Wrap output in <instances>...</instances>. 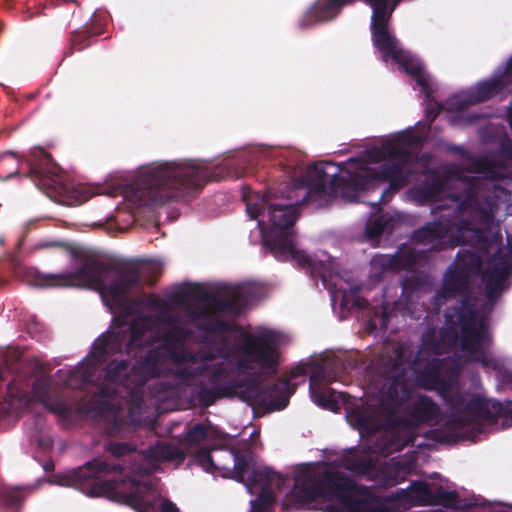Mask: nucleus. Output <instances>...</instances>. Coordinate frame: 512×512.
Wrapping results in <instances>:
<instances>
[{"mask_svg":"<svg viewBox=\"0 0 512 512\" xmlns=\"http://www.w3.org/2000/svg\"><path fill=\"white\" fill-rule=\"evenodd\" d=\"M460 339L456 325L437 329L430 324L421 335L417 353V359L426 362L418 375L421 387L436 391L449 410L444 424L429 431L430 438L439 443H451L459 438L475 436L481 432L482 422L494 424L499 418H503L507 426H512V400L501 403L462 390L441 374L444 360L438 356L448 353Z\"/></svg>","mask_w":512,"mask_h":512,"instance_id":"f257e3e1","label":"nucleus"},{"mask_svg":"<svg viewBox=\"0 0 512 512\" xmlns=\"http://www.w3.org/2000/svg\"><path fill=\"white\" fill-rule=\"evenodd\" d=\"M104 449L114 460L94 458L68 471L60 483L90 497L105 496L141 511L147 502L138 476L129 469L140 463L141 452H136L135 445L129 442L112 440L105 443Z\"/></svg>","mask_w":512,"mask_h":512,"instance_id":"f03ea898","label":"nucleus"},{"mask_svg":"<svg viewBox=\"0 0 512 512\" xmlns=\"http://www.w3.org/2000/svg\"><path fill=\"white\" fill-rule=\"evenodd\" d=\"M307 169L305 185L306 191L300 201L289 202L288 199H273L270 192L257 196L255 201L244 196L246 210L251 219H257L260 215L267 216L269 227L261 229L263 245L268 247L274 257L280 261H295L297 265L310 273L312 278H320L324 283L330 276L328 264L314 259L304 250L295 247V233L293 226L299 216L298 205L317 202L318 205L327 203L336 197L333 193L329 198L318 196L309 197V188L316 177L309 174Z\"/></svg>","mask_w":512,"mask_h":512,"instance_id":"7ed1b4c3","label":"nucleus"},{"mask_svg":"<svg viewBox=\"0 0 512 512\" xmlns=\"http://www.w3.org/2000/svg\"><path fill=\"white\" fill-rule=\"evenodd\" d=\"M224 168L188 160L164 162L145 168L131 186L129 197L139 206L189 201L208 183L219 181Z\"/></svg>","mask_w":512,"mask_h":512,"instance_id":"20e7f679","label":"nucleus"},{"mask_svg":"<svg viewBox=\"0 0 512 512\" xmlns=\"http://www.w3.org/2000/svg\"><path fill=\"white\" fill-rule=\"evenodd\" d=\"M35 281L41 287L94 288L108 302L120 308L126 306L132 291L143 288L141 273L136 264H116L94 257H86L74 272L37 273Z\"/></svg>","mask_w":512,"mask_h":512,"instance_id":"39448f33","label":"nucleus"},{"mask_svg":"<svg viewBox=\"0 0 512 512\" xmlns=\"http://www.w3.org/2000/svg\"><path fill=\"white\" fill-rule=\"evenodd\" d=\"M126 318L127 316L114 318L113 322L117 325V330L108 331L96 339L87 357V363H82L72 370L69 375L70 380L77 379L80 386L89 383L94 370L107 361V356L121 352L128 333L126 352L136 354L137 350L144 347V337L148 332L159 331L162 326L169 328L183 322L179 316L172 313L168 305L157 315L136 316L129 324Z\"/></svg>","mask_w":512,"mask_h":512,"instance_id":"423d86ee","label":"nucleus"},{"mask_svg":"<svg viewBox=\"0 0 512 512\" xmlns=\"http://www.w3.org/2000/svg\"><path fill=\"white\" fill-rule=\"evenodd\" d=\"M411 164L412 162H394L383 164L378 169L363 167L358 172L349 173L347 176H334L330 181L322 164H312L309 174L314 175L316 179L307 195L329 198L335 193L336 196L352 199L357 197L358 191L368 189L374 182H388L389 186L383 191L379 200L386 203L389 193L398 192L409 183L413 173Z\"/></svg>","mask_w":512,"mask_h":512,"instance_id":"0eeeda50","label":"nucleus"},{"mask_svg":"<svg viewBox=\"0 0 512 512\" xmlns=\"http://www.w3.org/2000/svg\"><path fill=\"white\" fill-rule=\"evenodd\" d=\"M470 276L457 268L450 266L443 277L442 286L437 295L444 299H452L462 296L465 299L462 304L454 309V313H446V318L451 321L453 316L461 326L460 349L473 356V360L481 363L483 367L489 366L486 351L491 344L488 326L484 320L476 319L474 305L469 302Z\"/></svg>","mask_w":512,"mask_h":512,"instance_id":"6e6552de","label":"nucleus"},{"mask_svg":"<svg viewBox=\"0 0 512 512\" xmlns=\"http://www.w3.org/2000/svg\"><path fill=\"white\" fill-rule=\"evenodd\" d=\"M191 335V331L181 322L144 337V347L152 346L158 341H162V343L145 354L142 365L149 368L150 371L153 366L160 375L163 363L166 360H171L178 366H184L181 370L183 376L193 378L203 374L207 369V361L213 360L215 356L203 349L193 351L185 348L184 344Z\"/></svg>","mask_w":512,"mask_h":512,"instance_id":"1a4fd4ad","label":"nucleus"},{"mask_svg":"<svg viewBox=\"0 0 512 512\" xmlns=\"http://www.w3.org/2000/svg\"><path fill=\"white\" fill-rule=\"evenodd\" d=\"M262 289L254 283L239 284L225 288L221 293L214 294L205 290V299H194L201 304L188 309L189 317L194 320H205L199 329L210 334H227L234 330L231 323L216 319V315L239 316L243 310L257 300Z\"/></svg>","mask_w":512,"mask_h":512,"instance_id":"9d476101","label":"nucleus"},{"mask_svg":"<svg viewBox=\"0 0 512 512\" xmlns=\"http://www.w3.org/2000/svg\"><path fill=\"white\" fill-rule=\"evenodd\" d=\"M338 378L336 367L323 364L317 367L309 378L311 398L319 407L338 412L340 402L346 404V420L354 429L372 432L379 426L375 412L370 407L360 404H349L350 396L343 392H336L328 385Z\"/></svg>","mask_w":512,"mask_h":512,"instance_id":"9b49d317","label":"nucleus"},{"mask_svg":"<svg viewBox=\"0 0 512 512\" xmlns=\"http://www.w3.org/2000/svg\"><path fill=\"white\" fill-rule=\"evenodd\" d=\"M454 265L470 277L481 275L485 284V297L489 303L494 304L500 297L512 270V249L503 251L499 248L487 261L484 270L482 258L478 253L459 250Z\"/></svg>","mask_w":512,"mask_h":512,"instance_id":"f8f14e48","label":"nucleus"},{"mask_svg":"<svg viewBox=\"0 0 512 512\" xmlns=\"http://www.w3.org/2000/svg\"><path fill=\"white\" fill-rule=\"evenodd\" d=\"M453 202L457 203V210L468 213V217L459 221L456 227L455 243L449 245L455 247L479 239L483 235L480 226L489 225L494 219L493 202L488 197H478L471 191H467L464 197L451 194Z\"/></svg>","mask_w":512,"mask_h":512,"instance_id":"ddd939ff","label":"nucleus"},{"mask_svg":"<svg viewBox=\"0 0 512 512\" xmlns=\"http://www.w3.org/2000/svg\"><path fill=\"white\" fill-rule=\"evenodd\" d=\"M279 335L273 330H263L255 335L246 334L238 347L240 368L252 370L258 367L274 374L278 369Z\"/></svg>","mask_w":512,"mask_h":512,"instance_id":"4468645a","label":"nucleus"},{"mask_svg":"<svg viewBox=\"0 0 512 512\" xmlns=\"http://www.w3.org/2000/svg\"><path fill=\"white\" fill-rule=\"evenodd\" d=\"M400 2L401 0H369L367 3L372 9V42L384 61L396 57L402 50L398 39L388 29L392 14Z\"/></svg>","mask_w":512,"mask_h":512,"instance_id":"2eb2a0df","label":"nucleus"},{"mask_svg":"<svg viewBox=\"0 0 512 512\" xmlns=\"http://www.w3.org/2000/svg\"><path fill=\"white\" fill-rule=\"evenodd\" d=\"M209 380L212 383L211 387L202 383L192 394L193 399L202 408L212 406L218 399L241 394V389L244 387L236 371L224 364L213 370Z\"/></svg>","mask_w":512,"mask_h":512,"instance_id":"dca6fc26","label":"nucleus"},{"mask_svg":"<svg viewBox=\"0 0 512 512\" xmlns=\"http://www.w3.org/2000/svg\"><path fill=\"white\" fill-rule=\"evenodd\" d=\"M294 388L287 378L277 379L274 383L262 386L251 381L241 389V394L254 404L269 410H282L288 403Z\"/></svg>","mask_w":512,"mask_h":512,"instance_id":"f3484780","label":"nucleus"},{"mask_svg":"<svg viewBox=\"0 0 512 512\" xmlns=\"http://www.w3.org/2000/svg\"><path fill=\"white\" fill-rule=\"evenodd\" d=\"M287 476L276 472L270 467L262 470H252L247 478V487L262 486L257 497L251 501L250 512H267L269 507L273 505L275 496L271 489L281 491Z\"/></svg>","mask_w":512,"mask_h":512,"instance_id":"a211bd4d","label":"nucleus"},{"mask_svg":"<svg viewBox=\"0 0 512 512\" xmlns=\"http://www.w3.org/2000/svg\"><path fill=\"white\" fill-rule=\"evenodd\" d=\"M143 358L130 367L128 359L112 360L104 368V379L111 384L122 387L131 386L135 383L138 386H144L151 378L158 377L159 374L152 366L149 368L142 365Z\"/></svg>","mask_w":512,"mask_h":512,"instance_id":"6ab92c4d","label":"nucleus"},{"mask_svg":"<svg viewBox=\"0 0 512 512\" xmlns=\"http://www.w3.org/2000/svg\"><path fill=\"white\" fill-rule=\"evenodd\" d=\"M185 452L178 445L158 440L147 449L141 451L140 463L130 466V471L139 477L150 475L159 462L175 461L181 463L185 459Z\"/></svg>","mask_w":512,"mask_h":512,"instance_id":"aec40b11","label":"nucleus"},{"mask_svg":"<svg viewBox=\"0 0 512 512\" xmlns=\"http://www.w3.org/2000/svg\"><path fill=\"white\" fill-rule=\"evenodd\" d=\"M418 141L412 132H403L398 136L383 141L379 146L367 150L369 159L374 163L389 160L395 162H412L413 153L409 146Z\"/></svg>","mask_w":512,"mask_h":512,"instance_id":"412c9836","label":"nucleus"},{"mask_svg":"<svg viewBox=\"0 0 512 512\" xmlns=\"http://www.w3.org/2000/svg\"><path fill=\"white\" fill-rule=\"evenodd\" d=\"M52 379L39 376L32 383V392L38 401L51 413L58 417L63 427L73 423L74 408L60 395L51 394Z\"/></svg>","mask_w":512,"mask_h":512,"instance_id":"4be33fe9","label":"nucleus"},{"mask_svg":"<svg viewBox=\"0 0 512 512\" xmlns=\"http://www.w3.org/2000/svg\"><path fill=\"white\" fill-rule=\"evenodd\" d=\"M27 162L30 167V175L35 181H38V186L53 187L60 183L62 169L43 148L32 150Z\"/></svg>","mask_w":512,"mask_h":512,"instance_id":"5701e85b","label":"nucleus"},{"mask_svg":"<svg viewBox=\"0 0 512 512\" xmlns=\"http://www.w3.org/2000/svg\"><path fill=\"white\" fill-rule=\"evenodd\" d=\"M319 483L322 496L337 498L345 509L350 504V500L356 498L352 495L356 491V484L343 472L325 470Z\"/></svg>","mask_w":512,"mask_h":512,"instance_id":"b1692460","label":"nucleus"},{"mask_svg":"<svg viewBox=\"0 0 512 512\" xmlns=\"http://www.w3.org/2000/svg\"><path fill=\"white\" fill-rule=\"evenodd\" d=\"M425 175V181L409 191L411 198L419 205L438 201L448 182V176L436 169L427 170Z\"/></svg>","mask_w":512,"mask_h":512,"instance_id":"393cba45","label":"nucleus"},{"mask_svg":"<svg viewBox=\"0 0 512 512\" xmlns=\"http://www.w3.org/2000/svg\"><path fill=\"white\" fill-rule=\"evenodd\" d=\"M418 263V254L410 249H399L392 255L380 254L372 258V265L381 272L413 270Z\"/></svg>","mask_w":512,"mask_h":512,"instance_id":"a878e982","label":"nucleus"},{"mask_svg":"<svg viewBox=\"0 0 512 512\" xmlns=\"http://www.w3.org/2000/svg\"><path fill=\"white\" fill-rule=\"evenodd\" d=\"M449 233V227L440 221L428 222L424 226L416 229L412 234V240L416 243L427 244L436 242L431 249L434 251L444 250L449 244L444 239Z\"/></svg>","mask_w":512,"mask_h":512,"instance_id":"bb28decb","label":"nucleus"},{"mask_svg":"<svg viewBox=\"0 0 512 512\" xmlns=\"http://www.w3.org/2000/svg\"><path fill=\"white\" fill-rule=\"evenodd\" d=\"M508 68L509 61L501 75L480 82L476 89L471 92L474 97V102L479 104L490 100L510 85L512 83V69L508 71Z\"/></svg>","mask_w":512,"mask_h":512,"instance_id":"cd10ccee","label":"nucleus"},{"mask_svg":"<svg viewBox=\"0 0 512 512\" xmlns=\"http://www.w3.org/2000/svg\"><path fill=\"white\" fill-rule=\"evenodd\" d=\"M395 63L399 64V66L410 76H412L417 85L421 88V91L429 98L432 94V89L430 86L429 78L425 74L423 66L421 63L416 61L408 52L405 50H401L396 54V57L391 59Z\"/></svg>","mask_w":512,"mask_h":512,"instance_id":"c85d7f7f","label":"nucleus"},{"mask_svg":"<svg viewBox=\"0 0 512 512\" xmlns=\"http://www.w3.org/2000/svg\"><path fill=\"white\" fill-rule=\"evenodd\" d=\"M290 495L297 504H310L318 498L323 497L319 479L311 474L305 475L302 479L295 481Z\"/></svg>","mask_w":512,"mask_h":512,"instance_id":"c756f323","label":"nucleus"},{"mask_svg":"<svg viewBox=\"0 0 512 512\" xmlns=\"http://www.w3.org/2000/svg\"><path fill=\"white\" fill-rule=\"evenodd\" d=\"M408 414L419 423H428L438 419L441 411L439 405L432 398L420 395L409 405Z\"/></svg>","mask_w":512,"mask_h":512,"instance_id":"7c9ffc66","label":"nucleus"},{"mask_svg":"<svg viewBox=\"0 0 512 512\" xmlns=\"http://www.w3.org/2000/svg\"><path fill=\"white\" fill-rule=\"evenodd\" d=\"M229 458L232 459L233 465L231 468L227 466L225 470L228 471L230 478L244 483L247 485V478L252 470V457L250 453H242L239 450L231 449L225 452Z\"/></svg>","mask_w":512,"mask_h":512,"instance_id":"2f4dec72","label":"nucleus"},{"mask_svg":"<svg viewBox=\"0 0 512 512\" xmlns=\"http://www.w3.org/2000/svg\"><path fill=\"white\" fill-rule=\"evenodd\" d=\"M28 400L24 393L15 389V379L7 384V395L4 403L0 404V421L2 419L15 417V410L26 407Z\"/></svg>","mask_w":512,"mask_h":512,"instance_id":"473e14b6","label":"nucleus"},{"mask_svg":"<svg viewBox=\"0 0 512 512\" xmlns=\"http://www.w3.org/2000/svg\"><path fill=\"white\" fill-rule=\"evenodd\" d=\"M205 290L198 284H185L173 291L168 299L171 303L185 305L194 299H205Z\"/></svg>","mask_w":512,"mask_h":512,"instance_id":"72a5a7b5","label":"nucleus"},{"mask_svg":"<svg viewBox=\"0 0 512 512\" xmlns=\"http://www.w3.org/2000/svg\"><path fill=\"white\" fill-rule=\"evenodd\" d=\"M459 494L456 491H447L439 486L433 491L430 506H442L449 509L458 507Z\"/></svg>","mask_w":512,"mask_h":512,"instance_id":"f704fd0d","label":"nucleus"},{"mask_svg":"<svg viewBox=\"0 0 512 512\" xmlns=\"http://www.w3.org/2000/svg\"><path fill=\"white\" fill-rule=\"evenodd\" d=\"M94 41L96 40L85 28L82 30H76L71 34L70 48L65 55H72L74 51H83L84 49L90 47Z\"/></svg>","mask_w":512,"mask_h":512,"instance_id":"c9c22d12","label":"nucleus"},{"mask_svg":"<svg viewBox=\"0 0 512 512\" xmlns=\"http://www.w3.org/2000/svg\"><path fill=\"white\" fill-rule=\"evenodd\" d=\"M343 466L345 469L360 474L366 475L373 470L374 464L370 458L364 457H346L343 460Z\"/></svg>","mask_w":512,"mask_h":512,"instance_id":"e433bc0d","label":"nucleus"},{"mask_svg":"<svg viewBox=\"0 0 512 512\" xmlns=\"http://www.w3.org/2000/svg\"><path fill=\"white\" fill-rule=\"evenodd\" d=\"M408 490L415 495L421 505L430 506L433 491L429 483L425 481H412Z\"/></svg>","mask_w":512,"mask_h":512,"instance_id":"4c0bfd02","label":"nucleus"},{"mask_svg":"<svg viewBox=\"0 0 512 512\" xmlns=\"http://www.w3.org/2000/svg\"><path fill=\"white\" fill-rule=\"evenodd\" d=\"M195 460L207 472H213L214 470H222L227 468L225 464L216 463L214 461L211 455V450L207 447H202L196 451Z\"/></svg>","mask_w":512,"mask_h":512,"instance_id":"58836bf2","label":"nucleus"},{"mask_svg":"<svg viewBox=\"0 0 512 512\" xmlns=\"http://www.w3.org/2000/svg\"><path fill=\"white\" fill-rule=\"evenodd\" d=\"M27 496V491L21 487L6 488L2 491L1 497L8 508H15L22 505Z\"/></svg>","mask_w":512,"mask_h":512,"instance_id":"ea45409f","label":"nucleus"},{"mask_svg":"<svg viewBox=\"0 0 512 512\" xmlns=\"http://www.w3.org/2000/svg\"><path fill=\"white\" fill-rule=\"evenodd\" d=\"M477 104L470 92L467 95H453L447 100V110L452 112H463L468 107Z\"/></svg>","mask_w":512,"mask_h":512,"instance_id":"a19ab883","label":"nucleus"},{"mask_svg":"<svg viewBox=\"0 0 512 512\" xmlns=\"http://www.w3.org/2000/svg\"><path fill=\"white\" fill-rule=\"evenodd\" d=\"M208 435V426L202 423H196L184 434V441L188 445H195L207 438Z\"/></svg>","mask_w":512,"mask_h":512,"instance_id":"79ce46f5","label":"nucleus"},{"mask_svg":"<svg viewBox=\"0 0 512 512\" xmlns=\"http://www.w3.org/2000/svg\"><path fill=\"white\" fill-rule=\"evenodd\" d=\"M351 305V307L364 310L369 307V302L366 298L359 295L358 288H352L350 291H344L342 296V305Z\"/></svg>","mask_w":512,"mask_h":512,"instance_id":"37998d69","label":"nucleus"},{"mask_svg":"<svg viewBox=\"0 0 512 512\" xmlns=\"http://www.w3.org/2000/svg\"><path fill=\"white\" fill-rule=\"evenodd\" d=\"M18 358L19 355L15 350L0 354V382L5 379L6 373H14L15 360Z\"/></svg>","mask_w":512,"mask_h":512,"instance_id":"c03bdc74","label":"nucleus"},{"mask_svg":"<svg viewBox=\"0 0 512 512\" xmlns=\"http://www.w3.org/2000/svg\"><path fill=\"white\" fill-rule=\"evenodd\" d=\"M347 512H388L383 505L371 506L366 500L355 498L350 500Z\"/></svg>","mask_w":512,"mask_h":512,"instance_id":"a18cd8bd","label":"nucleus"},{"mask_svg":"<svg viewBox=\"0 0 512 512\" xmlns=\"http://www.w3.org/2000/svg\"><path fill=\"white\" fill-rule=\"evenodd\" d=\"M143 387L138 386L135 383H131V386L125 387L127 390V395L130 399V404L132 408L139 409L143 404Z\"/></svg>","mask_w":512,"mask_h":512,"instance_id":"49530a36","label":"nucleus"},{"mask_svg":"<svg viewBox=\"0 0 512 512\" xmlns=\"http://www.w3.org/2000/svg\"><path fill=\"white\" fill-rule=\"evenodd\" d=\"M385 230L384 221L378 217L366 224L365 234L369 239H376L382 236Z\"/></svg>","mask_w":512,"mask_h":512,"instance_id":"de8ad7c7","label":"nucleus"},{"mask_svg":"<svg viewBox=\"0 0 512 512\" xmlns=\"http://www.w3.org/2000/svg\"><path fill=\"white\" fill-rule=\"evenodd\" d=\"M401 284L403 292L413 293L415 291H418L424 285V281L421 276L412 275L403 278Z\"/></svg>","mask_w":512,"mask_h":512,"instance_id":"09e8293b","label":"nucleus"},{"mask_svg":"<svg viewBox=\"0 0 512 512\" xmlns=\"http://www.w3.org/2000/svg\"><path fill=\"white\" fill-rule=\"evenodd\" d=\"M495 162L487 158H479L475 161V170L480 173L493 174Z\"/></svg>","mask_w":512,"mask_h":512,"instance_id":"8fccbe9b","label":"nucleus"},{"mask_svg":"<svg viewBox=\"0 0 512 512\" xmlns=\"http://www.w3.org/2000/svg\"><path fill=\"white\" fill-rule=\"evenodd\" d=\"M442 110V105L440 103L435 102L434 104H429L425 110L426 119L428 121V125L430 126L432 122L438 117Z\"/></svg>","mask_w":512,"mask_h":512,"instance_id":"3c124183","label":"nucleus"},{"mask_svg":"<svg viewBox=\"0 0 512 512\" xmlns=\"http://www.w3.org/2000/svg\"><path fill=\"white\" fill-rule=\"evenodd\" d=\"M110 384L111 383H109V384H102L98 388V390L96 392V395L99 396V397H104V398H109V399L116 398L117 389L112 387Z\"/></svg>","mask_w":512,"mask_h":512,"instance_id":"603ef678","label":"nucleus"},{"mask_svg":"<svg viewBox=\"0 0 512 512\" xmlns=\"http://www.w3.org/2000/svg\"><path fill=\"white\" fill-rule=\"evenodd\" d=\"M91 36L96 40V37L104 32V24L98 20H93L84 27Z\"/></svg>","mask_w":512,"mask_h":512,"instance_id":"864d4df0","label":"nucleus"},{"mask_svg":"<svg viewBox=\"0 0 512 512\" xmlns=\"http://www.w3.org/2000/svg\"><path fill=\"white\" fill-rule=\"evenodd\" d=\"M149 306L151 307H154L156 309H158L159 311L161 309H163L165 306H167V303L163 300H160L159 298H157L156 296H153L150 300H149Z\"/></svg>","mask_w":512,"mask_h":512,"instance_id":"5fc2aeb1","label":"nucleus"},{"mask_svg":"<svg viewBox=\"0 0 512 512\" xmlns=\"http://www.w3.org/2000/svg\"><path fill=\"white\" fill-rule=\"evenodd\" d=\"M161 512H179V509L171 501L165 500L162 504Z\"/></svg>","mask_w":512,"mask_h":512,"instance_id":"6e6d98bb","label":"nucleus"},{"mask_svg":"<svg viewBox=\"0 0 512 512\" xmlns=\"http://www.w3.org/2000/svg\"><path fill=\"white\" fill-rule=\"evenodd\" d=\"M387 324H388V315H387L386 311H383L382 316H381V326L383 328H386Z\"/></svg>","mask_w":512,"mask_h":512,"instance_id":"4d7b16f0","label":"nucleus"},{"mask_svg":"<svg viewBox=\"0 0 512 512\" xmlns=\"http://www.w3.org/2000/svg\"><path fill=\"white\" fill-rule=\"evenodd\" d=\"M16 174H18V172H17V171L12 172V173H10V174L6 177V179H10V178H12L14 175H16Z\"/></svg>","mask_w":512,"mask_h":512,"instance_id":"13d9d810","label":"nucleus"},{"mask_svg":"<svg viewBox=\"0 0 512 512\" xmlns=\"http://www.w3.org/2000/svg\"><path fill=\"white\" fill-rule=\"evenodd\" d=\"M509 125L512 130V113H509Z\"/></svg>","mask_w":512,"mask_h":512,"instance_id":"bf43d9fd","label":"nucleus"},{"mask_svg":"<svg viewBox=\"0 0 512 512\" xmlns=\"http://www.w3.org/2000/svg\"><path fill=\"white\" fill-rule=\"evenodd\" d=\"M512 69V56L509 58V68L508 71Z\"/></svg>","mask_w":512,"mask_h":512,"instance_id":"052dcab7","label":"nucleus"},{"mask_svg":"<svg viewBox=\"0 0 512 512\" xmlns=\"http://www.w3.org/2000/svg\"><path fill=\"white\" fill-rule=\"evenodd\" d=\"M5 155H11V156H13V157H15V156H16V155H15V153H14V152H12V151H8V152H6V153H5Z\"/></svg>","mask_w":512,"mask_h":512,"instance_id":"680f3d73","label":"nucleus"},{"mask_svg":"<svg viewBox=\"0 0 512 512\" xmlns=\"http://www.w3.org/2000/svg\"><path fill=\"white\" fill-rule=\"evenodd\" d=\"M72 255H73L74 257H77V253H76L75 251H72Z\"/></svg>","mask_w":512,"mask_h":512,"instance_id":"e2e57ef3","label":"nucleus"},{"mask_svg":"<svg viewBox=\"0 0 512 512\" xmlns=\"http://www.w3.org/2000/svg\"><path fill=\"white\" fill-rule=\"evenodd\" d=\"M77 412H78V413H82V412H83V411H82V408H78V409H77Z\"/></svg>","mask_w":512,"mask_h":512,"instance_id":"0e129e2a","label":"nucleus"}]
</instances>
